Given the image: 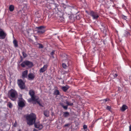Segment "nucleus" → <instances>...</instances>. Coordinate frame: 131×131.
I'll return each mask as SVG.
<instances>
[{"label": "nucleus", "instance_id": "obj_1", "mask_svg": "<svg viewBox=\"0 0 131 131\" xmlns=\"http://www.w3.org/2000/svg\"><path fill=\"white\" fill-rule=\"evenodd\" d=\"M33 125L35 127L39 130H40L43 127V125L40 124V122L38 119H37L36 115L33 114Z\"/></svg>", "mask_w": 131, "mask_h": 131}, {"label": "nucleus", "instance_id": "obj_2", "mask_svg": "<svg viewBox=\"0 0 131 131\" xmlns=\"http://www.w3.org/2000/svg\"><path fill=\"white\" fill-rule=\"evenodd\" d=\"M8 97L13 101H15L18 97V94L16 91L12 89L8 92Z\"/></svg>", "mask_w": 131, "mask_h": 131}, {"label": "nucleus", "instance_id": "obj_3", "mask_svg": "<svg viewBox=\"0 0 131 131\" xmlns=\"http://www.w3.org/2000/svg\"><path fill=\"white\" fill-rule=\"evenodd\" d=\"M25 117L27 124L29 125H32L33 124V114L31 113L30 115L26 116Z\"/></svg>", "mask_w": 131, "mask_h": 131}, {"label": "nucleus", "instance_id": "obj_4", "mask_svg": "<svg viewBox=\"0 0 131 131\" xmlns=\"http://www.w3.org/2000/svg\"><path fill=\"white\" fill-rule=\"evenodd\" d=\"M34 28L35 29H36L35 31H37L39 34H42L45 32V30L44 29L45 28V26H41L38 27H34Z\"/></svg>", "mask_w": 131, "mask_h": 131}, {"label": "nucleus", "instance_id": "obj_5", "mask_svg": "<svg viewBox=\"0 0 131 131\" xmlns=\"http://www.w3.org/2000/svg\"><path fill=\"white\" fill-rule=\"evenodd\" d=\"M21 65L23 67H25V66H26L28 67H30L32 66V62L26 60L23 62L21 64Z\"/></svg>", "mask_w": 131, "mask_h": 131}, {"label": "nucleus", "instance_id": "obj_6", "mask_svg": "<svg viewBox=\"0 0 131 131\" xmlns=\"http://www.w3.org/2000/svg\"><path fill=\"white\" fill-rule=\"evenodd\" d=\"M90 15L91 16L93 19H98L99 16L96 12H94L93 11L90 12Z\"/></svg>", "mask_w": 131, "mask_h": 131}, {"label": "nucleus", "instance_id": "obj_7", "mask_svg": "<svg viewBox=\"0 0 131 131\" xmlns=\"http://www.w3.org/2000/svg\"><path fill=\"white\" fill-rule=\"evenodd\" d=\"M25 101L21 97L19 98L18 102V106L20 107H23L25 106Z\"/></svg>", "mask_w": 131, "mask_h": 131}, {"label": "nucleus", "instance_id": "obj_8", "mask_svg": "<svg viewBox=\"0 0 131 131\" xmlns=\"http://www.w3.org/2000/svg\"><path fill=\"white\" fill-rule=\"evenodd\" d=\"M40 100L39 99V98L38 97H36L34 95V92L33 91V103L35 102L36 103L38 104L39 105L41 106H42L40 103Z\"/></svg>", "mask_w": 131, "mask_h": 131}, {"label": "nucleus", "instance_id": "obj_9", "mask_svg": "<svg viewBox=\"0 0 131 131\" xmlns=\"http://www.w3.org/2000/svg\"><path fill=\"white\" fill-rule=\"evenodd\" d=\"M17 83L18 86L21 89H24L25 88V83L21 79L18 80Z\"/></svg>", "mask_w": 131, "mask_h": 131}, {"label": "nucleus", "instance_id": "obj_10", "mask_svg": "<svg viewBox=\"0 0 131 131\" xmlns=\"http://www.w3.org/2000/svg\"><path fill=\"white\" fill-rule=\"evenodd\" d=\"M18 2V5L20 6H24L26 4V2L25 0H15Z\"/></svg>", "mask_w": 131, "mask_h": 131}, {"label": "nucleus", "instance_id": "obj_11", "mask_svg": "<svg viewBox=\"0 0 131 131\" xmlns=\"http://www.w3.org/2000/svg\"><path fill=\"white\" fill-rule=\"evenodd\" d=\"M6 34L4 32L2 29H0V37L2 39L5 38Z\"/></svg>", "mask_w": 131, "mask_h": 131}, {"label": "nucleus", "instance_id": "obj_12", "mask_svg": "<svg viewBox=\"0 0 131 131\" xmlns=\"http://www.w3.org/2000/svg\"><path fill=\"white\" fill-rule=\"evenodd\" d=\"M47 64H45L44 65L43 67L41 68L40 70V73H42L46 71L48 67Z\"/></svg>", "mask_w": 131, "mask_h": 131}, {"label": "nucleus", "instance_id": "obj_13", "mask_svg": "<svg viewBox=\"0 0 131 131\" xmlns=\"http://www.w3.org/2000/svg\"><path fill=\"white\" fill-rule=\"evenodd\" d=\"M69 88V86L68 85H66L64 86H62L61 87V89L62 91L65 92H66Z\"/></svg>", "mask_w": 131, "mask_h": 131}, {"label": "nucleus", "instance_id": "obj_14", "mask_svg": "<svg viewBox=\"0 0 131 131\" xmlns=\"http://www.w3.org/2000/svg\"><path fill=\"white\" fill-rule=\"evenodd\" d=\"M29 94L31 96V98L28 100V101L29 102H30L33 101V91L32 90H30L29 92Z\"/></svg>", "mask_w": 131, "mask_h": 131}, {"label": "nucleus", "instance_id": "obj_15", "mask_svg": "<svg viewBox=\"0 0 131 131\" xmlns=\"http://www.w3.org/2000/svg\"><path fill=\"white\" fill-rule=\"evenodd\" d=\"M128 108V107L126 105H123L122 107L121 108V110L122 112L126 110Z\"/></svg>", "mask_w": 131, "mask_h": 131}, {"label": "nucleus", "instance_id": "obj_16", "mask_svg": "<svg viewBox=\"0 0 131 131\" xmlns=\"http://www.w3.org/2000/svg\"><path fill=\"white\" fill-rule=\"evenodd\" d=\"M53 94L54 95L57 96L58 95H60V92L58 90L55 89L54 91Z\"/></svg>", "mask_w": 131, "mask_h": 131}, {"label": "nucleus", "instance_id": "obj_17", "mask_svg": "<svg viewBox=\"0 0 131 131\" xmlns=\"http://www.w3.org/2000/svg\"><path fill=\"white\" fill-rule=\"evenodd\" d=\"M41 15V12L39 11L36 12L35 14V16L38 18H40Z\"/></svg>", "mask_w": 131, "mask_h": 131}, {"label": "nucleus", "instance_id": "obj_18", "mask_svg": "<svg viewBox=\"0 0 131 131\" xmlns=\"http://www.w3.org/2000/svg\"><path fill=\"white\" fill-rule=\"evenodd\" d=\"M45 116L46 117H48L49 116V112L48 110H45L43 111Z\"/></svg>", "mask_w": 131, "mask_h": 131}, {"label": "nucleus", "instance_id": "obj_19", "mask_svg": "<svg viewBox=\"0 0 131 131\" xmlns=\"http://www.w3.org/2000/svg\"><path fill=\"white\" fill-rule=\"evenodd\" d=\"M28 71L27 70L25 71L22 73V76L23 78H25L27 77Z\"/></svg>", "mask_w": 131, "mask_h": 131}, {"label": "nucleus", "instance_id": "obj_20", "mask_svg": "<svg viewBox=\"0 0 131 131\" xmlns=\"http://www.w3.org/2000/svg\"><path fill=\"white\" fill-rule=\"evenodd\" d=\"M69 113L68 112H65L63 113V116L64 117H66L69 116Z\"/></svg>", "mask_w": 131, "mask_h": 131}, {"label": "nucleus", "instance_id": "obj_21", "mask_svg": "<svg viewBox=\"0 0 131 131\" xmlns=\"http://www.w3.org/2000/svg\"><path fill=\"white\" fill-rule=\"evenodd\" d=\"M33 79V75L32 73H29L28 75V79L29 80H32Z\"/></svg>", "mask_w": 131, "mask_h": 131}, {"label": "nucleus", "instance_id": "obj_22", "mask_svg": "<svg viewBox=\"0 0 131 131\" xmlns=\"http://www.w3.org/2000/svg\"><path fill=\"white\" fill-rule=\"evenodd\" d=\"M35 45H37V46L39 48H43V46L41 44L36 43V44Z\"/></svg>", "mask_w": 131, "mask_h": 131}, {"label": "nucleus", "instance_id": "obj_23", "mask_svg": "<svg viewBox=\"0 0 131 131\" xmlns=\"http://www.w3.org/2000/svg\"><path fill=\"white\" fill-rule=\"evenodd\" d=\"M13 43L15 47H17L18 46V42L15 39L13 41Z\"/></svg>", "mask_w": 131, "mask_h": 131}, {"label": "nucleus", "instance_id": "obj_24", "mask_svg": "<svg viewBox=\"0 0 131 131\" xmlns=\"http://www.w3.org/2000/svg\"><path fill=\"white\" fill-rule=\"evenodd\" d=\"M9 9L10 11H13L14 9V6L12 5H10L9 7Z\"/></svg>", "mask_w": 131, "mask_h": 131}, {"label": "nucleus", "instance_id": "obj_25", "mask_svg": "<svg viewBox=\"0 0 131 131\" xmlns=\"http://www.w3.org/2000/svg\"><path fill=\"white\" fill-rule=\"evenodd\" d=\"M66 103L68 106H72L73 104L72 103H70L67 101H66Z\"/></svg>", "mask_w": 131, "mask_h": 131}, {"label": "nucleus", "instance_id": "obj_26", "mask_svg": "<svg viewBox=\"0 0 131 131\" xmlns=\"http://www.w3.org/2000/svg\"><path fill=\"white\" fill-rule=\"evenodd\" d=\"M62 66L64 68L66 69L67 68V66L65 63H63Z\"/></svg>", "mask_w": 131, "mask_h": 131}, {"label": "nucleus", "instance_id": "obj_27", "mask_svg": "<svg viewBox=\"0 0 131 131\" xmlns=\"http://www.w3.org/2000/svg\"><path fill=\"white\" fill-rule=\"evenodd\" d=\"M7 105L10 108H11L12 106V104L10 102L8 103Z\"/></svg>", "mask_w": 131, "mask_h": 131}, {"label": "nucleus", "instance_id": "obj_28", "mask_svg": "<svg viewBox=\"0 0 131 131\" xmlns=\"http://www.w3.org/2000/svg\"><path fill=\"white\" fill-rule=\"evenodd\" d=\"M106 109L109 110V111H111V106H107L106 107Z\"/></svg>", "mask_w": 131, "mask_h": 131}, {"label": "nucleus", "instance_id": "obj_29", "mask_svg": "<svg viewBox=\"0 0 131 131\" xmlns=\"http://www.w3.org/2000/svg\"><path fill=\"white\" fill-rule=\"evenodd\" d=\"M23 54L24 58L26 57L27 56V54L24 52H23Z\"/></svg>", "mask_w": 131, "mask_h": 131}, {"label": "nucleus", "instance_id": "obj_30", "mask_svg": "<svg viewBox=\"0 0 131 131\" xmlns=\"http://www.w3.org/2000/svg\"><path fill=\"white\" fill-rule=\"evenodd\" d=\"M54 54V51H52L50 53L51 55L52 56V57L53 58H54V57L53 56V55Z\"/></svg>", "mask_w": 131, "mask_h": 131}, {"label": "nucleus", "instance_id": "obj_31", "mask_svg": "<svg viewBox=\"0 0 131 131\" xmlns=\"http://www.w3.org/2000/svg\"><path fill=\"white\" fill-rule=\"evenodd\" d=\"M122 18L125 19V20H126V19H127V17L126 16H124V15H122Z\"/></svg>", "mask_w": 131, "mask_h": 131}, {"label": "nucleus", "instance_id": "obj_32", "mask_svg": "<svg viewBox=\"0 0 131 131\" xmlns=\"http://www.w3.org/2000/svg\"><path fill=\"white\" fill-rule=\"evenodd\" d=\"M68 106L67 105L66 106H64L63 105L62 106V107L65 109L67 110V109L68 108Z\"/></svg>", "mask_w": 131, "mask_h": 131}, {"label": "nucleus", "instance_id": "obj_33", "mask_svg": "<svg viewBox=\"0 0 131 131\" xmlns=\"http://www.w3.org/2000/svg\"><path fill=\"white\" fill-rule=\"evenodd\" d=\"M83 128L84 130H85V129H86L87 128V126L86 125H84L83 126Z\"/></svg>", "mask_w": 131, "mask_h": 131}, {"label": "nucleus", "instance_id": "obj_34", "mask_svg": "<svg viewBox=\"0 0 131 131\" xmlns=\"http://www.w3.org/2000/svg\"><path fill=\"white\" fill-rule=\"evenodd\" d=\"M106 32H107V30L106 29H103L104 33L105 34V35H106L107 34V33H106Z\"/></svg>", "mask_w": 131, "mask_h": 131}, {"label": "nucleus", "instance_id": "obj_35", "mask_svg": "<svg viewBox=\"0 0 131 131\" xmlns=\"http://www.w3.org/2000/svg\"><path fill=\"white\" fill-rule=\"evenodd\" d=\"M113 75L114 78H115V77H117V74L116 73H115L114 74L113 73Z\"/></svg>", "mask_w": 131, "mask_h": 131}, {"label": "nucleus", "instance_id": "obj_36", "mask_svg": "<svg viewBox=\"0 0 131 131\" xmlns=\"http://www.w3.org/2000/svg\"><path fill=\"white\" fill-rule=\"evenodd\" d=\"M17 124L16 121H15V123H14V127H16L17 126Z\"/></svg>", "mask_w": 131, "mask_h": 131}, {"label": "nucleus", "instance_id": "obj_37", "mask_svg": "<svg viewBox=\"0 0 131 131\" xmlns=\"http://www.w3.org/2000/svg\"><path fill=\"white\" fill-rule=\"evenodd\" d=\"M68 126H69V124H65L64 125V127H68Z\"/></svg>", "mask_w": 131, "mask_h": 131}, {"label": "nucleus", "instance_id": "obj_38", "mask_svg": "<svg viewBox=\"0 0 131 131\" xmlns=\"http://www.w3.org/2000/svg\"><path fill=\"white\" fill-rule=\"evenodd\" d=\"M129 131H131V125H130L129 126Z\"/></svg>", "mask_w": 131, "mask_h": 131}, {"label": "nucleus", "instance_id": "obj_39", "mask_svg": "<svg viewBox=\"0 0 131 131\" xmlns=\"http://www.w3.org/2000/svg\"><path fill=\"white\" fill-rule=\"evenodd\" d=\"M104 100L105 102H106L107 101V99H105Z\"/></svg>", "mask_w": 131, "mask_h": 131}, {"label": "nucleus", "instance_id": "obj_40", "mask_svg": "<svg viewBox=\"0 0 131 131\" xmlns=\"http://www.w3.org/2000/svg\"><path fill=\"white\" fill-rule=\"evenodd\" d=\"M33 131H38L37 130L35 129H33Z\"/></svg>", "mask_w": 131, "mask_h": 131}, {"label": "nucleus", "instance_id": "obj_41", "mask_svg": "<svg viewBox=\"0 0 131 131\" xmlns=\"http://www.w3.org/2000/svg\"><path fill=\"white\" fill-rule=\"evenodd\" d=\"M34 36V37H35L36 39V37L35 36Z\"/></svg>", "mask_w": 131, "mask_h": 131}, {"label": "nucleus", "instance_id": "obj_42", "mask_svg": "<svg viewBox=\"0 0 131 131\" xmlns=\"http://www.w3.org/2000/svg\"><path fill=\"white\" fill-rule=\"evenodd\" d=\"M102 26H103V25L102 24Z\"/></svg>", "mask_w": 131, "mask_h": 131}, {"label": "nucleus", "instance_id": "obj_43", "mask_svg": "<svg viewBox=\"0 0 131 131\" xmlns=\"http://www.w3.org/2000/svg\"><path fill=\"white\" fill-rule=\"evenodd\" d=\"M128 64H129V65H130V63H129V62H128Z\"/></svg>", "mask_w": 131, "mask_h": 131}, {"label": "nucleus", "instance_id": "obj_44", "mask_svg": "<svg viewBox=\"0 0 131 131\" xmlns=\"http://www.w3.org/2000/svg\"><path fill=\"white\" fill-rule=\"evenodd\" d=\"M34 75H33V79L34 78Z\"/></svg>", "mask_w": 131, "mask_h": 131}, {"label": "nucleus", "instance_id": "obj_45", "mask_svg": "<svg viewBox=\"0 0 131 131\" xmlns=\"http://www.w3.org/2000/svg\"><path fill=\"white\" fill-rule=\"evenodd\" d=\"M119 88H120H120H120V87H119V88H118V89H119Z\"/></svg>", "mask_w": 131, "mask_h": 131}, {"label": "nucleus", "instance_id": "obj_46", "mask_svg": "<svg viewBox=\"0 0 131 131\" xmlns=\"http://www.w3.org/2000/svg\"><path fill=\"white\" fill-rule=\"evenodd\" d=\"M33 32H35V31L33 30Z\"/></svg>", "mask_w": 131, "mask_h": 131}]
</instances>
